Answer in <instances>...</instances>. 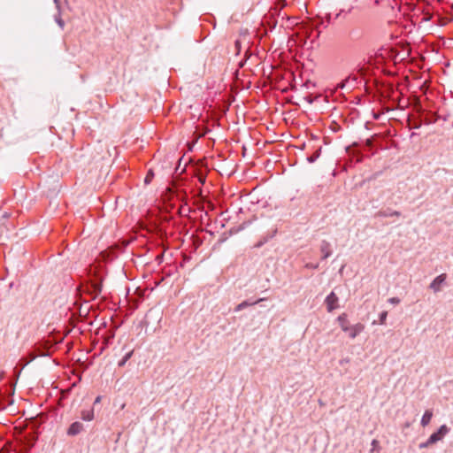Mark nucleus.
Instances as JSON below:
<instances>
[{"instance_id": "nucleus-1", "label": "nucleus", "mask_w": 453, "mask_h": 453, "mask_svg": "<svg viewBox=\"0 0 453 453\" xmlns=\"http://www.w3.org/2000/svg\"><path fill=\"white\" fill-rule=\"evenodd\" d=\"M103 277L98 270L89 269L88 280L81 283L78 287V290L81 294H86L91 300L96 299L102 292Z\"/></svg>"}, {"instance_id": "nucleus-2", "label": "nucleus", "mask_w": 453, "mask_h": 453, "mask_svg": "<svg viewBox=\"0 0 453 453\" xmlns=\"http://www.w3.org/2000/svg\"><path fill=\"white\" fill-rule=\"evenodd\" d=\"M337 320L342 330L348 333L351 339L356 338L365 328V326L361 323H357L356 325L351 326L347 319L346 313H342L338 316Z\"/></svg>"}, {"instance_id": "nucleus-3", "label": "nucleus", "mask_w": 453, "mask_h": 453, "mask_svg": "<svg viewBox=\"0 0 453 453\" xmlns=\"http://www.w3.org/2000/svg\"><path fill=\"white\" fill-rule=\"evenodd\" d=\"M55 342L50 339H42L36 342L34 346V356L37 357H50L51 355V349L55 346Z\"/></svg>"}, {"instance_id": "nucleus-4", "label": "nucleus", "mask_w": 453, "mask_h": 453, "mask_svg": "<svg viewBox=\"0 0 453 453\" xmlns=\"http://www.w3.org/2000/svg\"><path fill=\"white\" fill-rule=\"evenodd\" d=\"M35 441L36 438L31 434L18 439V442L20 448L19 453H28L35 446Z\"/></svg>"}, {"instance_id": "nucleus-5", "label": "nucleus", "mask_w": 453, "mask_h": 453, "mask_svg": "<svg viewBox=\"0 0 453 453\" xmlns=\"http://www.w3.org/2000/svg\"><path fill=\"white\" fill-rule=\"evenodd\" d=\"M449 432V428L446 426V425H441L438 430L434 433H433L429 438H428V442L429 443H433V444H435L436 442H438L439 441L442 440L443 437L448 434V433Z\"/></svg>"}, {"instance_id": "nucleus-6", "label": "nucleus", "mask_w": 453, "mask_h": 453, "mask_svg": "<svg viewBox=\"0 0 453 453\" xmlns=\"http://www.w3.org/2000/svg\"><path fill=\"white\" fill-rule=\"evenodd\" d=\"M446 273H441L436 276L430 283L429 288L432 289L434 293L440 292L441 290L442 285H444L446 282Z\"/></svg>"}, {"instance_id": "nucleus-7", "label": "nucleus", "mask_w": 453, "mask_h": 453, "mask_svg": "<svg viewBox=\"0 0 453 453\" xmlns=\"http://www.w3.org/2000/svg\"><path fill=\"white\" fill-rule=\"evenodd\" d=\"M339 298L336 294L332 291L325 299L327 311L331 312L338 308Z\"/></svg>"}, {"instance_id": "nucleus-8", "label": "nucleus", "mask_w": 453, "mask_h": 453, "mask_svg": "<svg viewBox=\"0 0 453 453\" xmlns=\"http://www.w3.org/2000/svg\"><path fill=\"white\" fill-rule=\"evenodd\" d=\"M36 358V356H34L33 353H30L29 354V357L28 358H25V357H22L20 358V360L19 361V364L17 365V366L14 368V372L16 373V376L17 377H19L22 370L29 364L31 363L33 360H35Z\"/></svg>"}, {"instance_id": "nucleus-9", "label": "nucleus", "mask_w": 453, "mask_h": 453, "mask_svg": "<svg viewBox=\"0 0 453 453\" xmlns=\"http://www.w3.org/2000/svg\"><path fill=\"white\" fill-rule=\"evenodd\" d=\"M319 250L322 254L321 259H327L333 253L331 243L326 240H322L319 246Z\"/></svg>"}, {"instance_id": "nucleus-10", "label": "nucleus", "mask_w": 453, "mask_h": 453, "mask_svg": "<svg viewBox=\"0 0 453 453\" xmlns=\"http://www.w3.org/2000/svg\"><path fill=\"white\" fill-rule=\"evenodd\" d=\"M84 429V426L82 423L79 421H75L70 425L68 427L66 434L69 436H75L81 434Z\"/></svg>"}, {"instance_id": "nucleus-11", "label": "nucleus", "mask_w": 453, "mask_h": 453, "mask_svg": "<svg viewBox=\"0 0 453 453\" xmlns=\"http://www.w3.org/2000/svg\"><path fill=\"white\" fill-rule=\"evenodd\" d=\"M394 216L400 217L401 212L398 211L392 210L390 208H387L385 210H380L374 214L375 218H388V217H394Z\"/></svg>"}, {"instance_id": "nucleus-12", "label": "nucleus", "mask_w": 453, "mask_h": 453, "mask_svg": "<svg viewBox=\"0 0 453 453\" xmlns=\"http://www.w3.org/2000/svg\"><path fill=\"white\" fill-rule=\"evenodd\" d=\"M276 233H277V230L274 229L272 231V233H269L265 235L261 236L259 241L254 244V248L255 249L261 248L263 245H265L266 242H268L271 239H273L275 236Z\"/></svg>"}, {"instance_id": "nucleus-13", "label": "nucleus", "mask_w": 453, "mask_h": 453, "mask_svg": "<svg viewBox=\"0 0 453 453\" xmlns=\"http://www.w3.org/2000/svg\"><path fill=\"white\" fill-rule=\"evenodd\" d=\"M364 32L359 27L351 28L349 32L348 37L350 41L357 42L363 38Z\"/></svg>"}, {"instance_id": "nucleus-14", "label": "nucleus", "mask_w": 453, "mask_h": 453, "mask_svg": "<svg viewBox=\"0 0 453 453\" xmlns=\"http://www.w3.org/2000/svg\"><path fill=\"white\" fill-rule=\"evenodd\" d=\"M265 300V298H258L255 301H250V300H245L243 302H242L241 303H239L235 308H234V311L235 312H238L247 307H250V306H252V305H255L257 303H259L260 302Z\"/></svg>"}, {"instance_id": "nucleus-15", "label": "nucleus", "mask_w": 453, "mask_h": 453, "mask_svg": "<svg viewBox=\"0 0 453 453\" xmlns=\"http://www.w3.org/2000/svg\"><path fill=\"white\" fill-rule=\"evenodd\" d=\"M81 418L84 421H92L95 418L94 409L91 408L89 410H82L81 412Z\"/></svg>"}, {"instance_id": "nucleus-16", "label": "nucleus", "mask_w": 453, "mask_h": 453, "mask_svg": "<svg viewBox=\"0 0 453 453\" xmlns=\"http://www.w3.org/2000/svg\"><path fill=\"white\" fill-rule=\"evenodd\" d=\"M433 418V411L426 410L421 418L420 424L422 426H426Z\"/></svg>"}, {"instance_id": "nucleus-17", "label": "nucleus", "mask_w": 453, "mask_h": 453, "mask_svg": "<svg viewBox=\"0 0 453 453\" xmlns=\"http://www.w3.org/2000/svg\"><path fill=\"white\" fill-rule=\"evenodd\" d=\"M440 119L441 116L433 112H427L425 116L424 123L426 125L433 124L435 123Z\"/></svg>"}, {"instance_id": "nucleus-18", "label": "nucleus", "mask_w": 453, "mask_h": 453, "mask_svg": "<svg viewBox=\"0 0 453 453\" xmlns=\"http://www.w3.org/2000/svg\"><path fill=\"white\" fill-rule=\"evenodd\" d=\"M134 354V350H129L128 352H127L124 357L118 362V366L119 367H123L125 366V365L127 364V362L132 357Z\"/></svg>"}, {"instance_id": "nucleus-19", "label": "nucleus", "mask_w": 453, "mask_h": 453, "mask_svg": "<svg viewBox=\"0 0 453 453\" xmlns=\"http://www.w3.org/2000/svg\"><path fill=\"white\" fill-rule=\"evenodd\" d=\"M320 153H321V147H319V149H317L313 154L310 155L307 157V161L310 163V164H312L314 163L320 156Z\"/></svg>"}, {"instance_id": "nucleus-20", "label": "nucleus", "mask_w": 453, "mask_h": 453, "mask_svg": "<svg viewBox=\"0 0 453 453\" xmlns=\"http://www.w3.org/2000/svg\"><path fill=\"white\" fill-rule=\"evenodd\" d=\"M54 19L58 27L63 30L65 28V21L61 18V11H58V13L55 15Z\"/></svg>"}, {"instance_id": "nucleus-21", "label": "nucleus", "mask_w": 453, "mask_h": 453, "mask_svg": "<svg viewBox=\"0 0 453 453\" xmlns=\"http://www.w3.org/2000/svg\"><path fill=\"white\" fill-rule=\"evenodd\" d=\"M154 176H155L154 171L152 169H150L147 172V174L144 178V184L149 185L152 181Z\"/></svg>"}, {"instance_id": "nucleus-22", "label": "nucleus", "mask_w": 453, "mask_h": 453, "mask_svg": "<svg viewBox=\"0 0 453 453\" xmlns=\"http://www.w3.org/2000/svg\"><path fill=\"white\" fill-rule=\"evenodd\" d=\"M408 125L410 128L418 129L421 127V122L418 119L411 120V119H408Z\"/></svg>"}, {"instance_id": "nucleus-23", "label": "nucleus", "mask_w": 453, "mask_h": 453, "mask_svg": "<svg viewBox=\"0 0 453 453\" xmlns=\"http://www.w3.org/2000/svg\"><path fill=\"white\" fill-rule=\"evenodd\" d=\"M319 267V263H307L305 265V268H308V269H313V270H316Z\"/></svg>"}, {"instance_id": "nucleus-24", "label": "nucleus", "mask_w": 453, "mask_h": 453, "mask_svg": "<svg viewBox=\"0 0 453 453\" xmlns=\"http://www.w3.org/2000/svg\"><path fill=\"white\" fill-rule=\"evenodd\" d=\"M387 316H388V312L387 311H382L380 314V318L379 319H380V324H384L385 323Z\"/></svg>"}, {"instance_id": "nucleus-25", "label": "nucleus", "mask_w": 453, "mask_h": 453, "mask_svg": "<svg viewBox=\"0 0 453 453\" xmlns=\"http://www.w3.org/2000/svg\"><path fill=\"white\" fill-rule=\"evenodd\" d=\"M372 449H371V453H372L377 448H380L379 441L376 439H373L372 441Z\"/></svg>"}, {"instance_id": "nucleus-26", "label": "nucleus", "mask_w": 453, "mask_h": 453, "mask_svg": "<svg viewBox=\"0 0 453 453\" xmlns=\"http://www.w3.org/2000/svg\"><path fill=\"white\" fill-rule=\"evenodd\" d=\"M234 47H235V49H236V53H237V54H239V53H240V51H241V48H242V42H241V41H240V40H236V41L234 42Z\"/></svg>"}, {"instance_id": "nucleus-27", "label": "nucleus", "mask_w": 453, "mask_h": 453, "mask_svg": "<svg viewBox=\"0 0 453 453\" xmlns=\"http://www.w3.org/2000/svg\"><path fill=\"white\" fill-rule=\"evenodd\" d=\"M431 445H433V443H429L428 442V439H427L426 441L419 443L418 448L419 449H426V448H428Z\"/></svg>"}, {"instance_id": "nucleus-28", "label": "nucleus", "mask_w": 453, "mask_h": 453, "mask_svg": "<svg viewBox=\"0 0 453 453\" xmlns=\"http://www.w3.org/2000/svg\"><path fill=\"white\" fill-rule=\"evenodd\" d=\"M388 303L392 304H398L400 303V299L398 297H391L388 299Z\"/></svg>"}, {"instance_id": "nucleus-29", "label": "nucleus", "mask_w": 453, "mask_h": 453, "mask_svg": "<svg viewBox=\"0 0 453 453\" xmlns=\"http://www.w3.org/2000/svg\"><path fill=\"white\" fill-rule=\"evenodd\" d=\"M55 5H56V9L57 11H59L61 10V5H60V0H53Z\"/></svg>"}, {"instance_id": "nucleus-30", "label": "nucleus", "mask_w": 453, "mask_h": 453, "mask_svg": "<svg viewBox=\"0 0 453 453\" xmlns=\"http://www.w3.org/2000/svg\"><path fill=\"white\" fill-rule=\"evenodd\" d=\"M101 399H102L101 395L96 396L95 401H94V405L99 403L101 402Z\"/></svg>"}, {"instance_id": "nucleus-31", "label": "nucleus", "mask_w": 453, "mask_h": 453, "mask_svg": "<svg viewBox=\"0 0 453 453\" xmlns=\"http://www.w3.org/2000/svg\"><path fill=\"white\" fill-rule=\"evenodd\" d=\"M250 50H247L245 51V57H246V58H249V57H250Z\"/></svg>"}, {"instance_id": "nucleus-32", "label": "nucleus", "mask_w": 453, "mask_h": 453, "mask_svg": "<svg viewBox=\"0 0 453 453\" xmlns=\"http://www.w3.org/2000/svg\"><path fill=\"white\" fill-rule=\"evenodd\" d=\"M441 119L443 121H447V120H448V116L441 117Z\"/></svg>"}, {"instance_id": "nucleus-33", "label": "nucleus", "mask_w": 453, "mask_h": 453, "mask_svg": "<svg viewBox=\"0 0 453 453\" xmlns=\"http://www.w3.org/2000/svg\"><path fill=\"white\" fill-rule=\"evenodd\" d=\"M415 135H417V133L412 132V133L411 134L410 137H411V138H412V137H415Z\"/></svg>"}, {"instance_id": "nucleus-34", "label": "nucleus", "mask_w": 453, "mask_h": 453, "mask_svg": "<svg viewBox=\"0 0 453 453\" xmlns=\"http://www.w3.org/2000/svg\"><path fill=\"white\" fill-rule=\"evenodd\" d=\"M311 35L307 32L306 38L310 37Z\"/></svg>"}, {"instance_id": "nucleus-35", "label": "nucleus", "mask_w": 453, "mask_h": 453, "mask_svg": "<svg viewBox=\"0 0 453 453\" xmlns=\"http://www.w3.org/2000/svg\"><path fill=\"white\" fill-rule=\"evenodd\" d=\"M378 118H379V117H378V114H375V115H374V119H377Z\"/></svg>"}, {"instance_id": "nucleus-36", "label": "nucleus", "mask_w": 453, "mask_h": 453, "mask_svg": "<svg viewBox=\"0 0 453 453\" xmlns=\"http://www.w3.org/2000/svg\"><path fill=\"white\" fill-rule=\"evenodd\" d=\"M378 118H379V117H378V114H375V115H374V119H377Z\"/></svg>"}]
</instances>
